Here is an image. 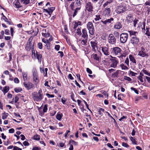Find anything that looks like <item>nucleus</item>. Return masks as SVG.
Here are the masks:
<instances>
[{
	"label": "nucleus",
	"instance_id": "f257e3e1",
	"mask_svg": "<svg viewBox=\"0 0 150 150\" xmlns=\"http://www.w3.org/2000/svg\"><path fill=\"white\" fill-rule=\"evenodd\" d=\"M112 54L115 55L117 56L119 58H122L125 56L122 53V50L118 47H115L111 49Z\"/></svg>",
	"mask_w": 150,
	"mask_h": 150
},
{
	"label": "nucleus",
	"instance_id": "f03ea898",
	"mask_svg": "<svg viewBox=\"0 0 150 150\" xmlns=\"http://www.w3.org/2000/svg\"><path fill=\"white\" fill-rule=\"evenodd\" d=\"M33 98L35 101L37 102L41 100L43 98V94L42 93V89H40L38 91V95L36 92H34L32 93Z\"/></svg>",
	"mask_w": 150,
	"mask_h": 150
},
{
	"label": "nucleus",
	"instance_id": "7ed1b4c3",
	"mask_svg": "<svg viewBox=\"0 0 150 150\" xmlns=\"http://www.w3.org/2000/svg\"><path fill=\"white\" fill-rule=\"evenodd\" d=\"M85 9L90 12L89 13V16H92V12L93 11V4L91 2L86 3L85 4Z\"/></svg>",
	"mask_w": 150,
	"mask_h": 150
},
{
	"label": "nucleus",
	"instance_id": "20e7f679",
	"mask_svg": "<svg viewBox=\"0 0 150 150\" xmlns=\"http://www.w3.org/2000/svg\"><path fill=\"white\" fill-rule=\"evenodd\" d=\"M126 10V7L123 4H121L117 6L115 11L118 14H120L123 13Z\"/></svg>",
	"mask_w": 150,
	"mask_h": 150
},
{
	"label": "nucleus",
	"instance_id": "39448f33",
	"mask_svg": "<svg viewBox=\"0 0 150 150\" xmlns=\"http://www.w3.org/2000/svg\"><path fill=\"white\" fill-rule=\"evenodd\" d=\"M33 79L35 84H37L39 82L38 75L37 71L35 68L33 67L32 69Z\"/></svg>",
	"mask_w": 150,
	"mask_h": 150
},
{
	"label": "nucleus",
	"instance_id": "423d86ee",
	"mask_svg": "<svg viewBox=\"0 0 150 150\" xmlns=\"http://www.w3.org/2000/svg\"><path fill=\"white\" fill-rule=\"evenodd\" d=\"M86 26L89 34L91 35H93L94 34L95 30L92 23L91 22H88Z\"/></svg>",
	"mask_w": 150,
	"mask_h": 150
},
{
	"label": "nucleus",
	"instance_id": "0eeeda50",
	"mask_svg": "<svg viewBox=\"0 0 150 150\" xmlns=\"http://www.w3.org/2000/svg\"><path fill=\"white\" fill-rule=\"evenodd\" d=\"M81 0H76L75 1L72 2L70 5L71 9L74 10V8L76 7H81Z\"/></svg>",
	"mask_w": 150,
	"mask_h": 150
},
{
	"label": "nucleus",
	"instance_id": "6e6552de",
	"mask_svg": "<svg viewBox=\"0 0 150 150\" xmlns=\"http://www.w3.org/2000/svg\"><path fill=\"white\" fill-rule=\"evenodd\" d=\"M120 41L122 43H125L127 40L128 35L126 33H122L120 35Z\"/></svg>",
	"mask_w": 150,
	"mask_h": 150
},
{
	"label": "nucleus",
	"instance_id": "1a4fd4ad",
	"mask_svg": "<svg viewBox=\"0 0 150 150\" xmlns=\"http://www.w3.org/2000/svg\"><path fill=\"white\" fill-rule=\"evenodd\" d=\"M112 58L113 59H110L111 62H110V66L111 67L114 68H115L117 67V65L118 63V61L116 60L115 58L116 57H113L111 56Z\"/></svg>",
	"mask_w": 150,
	"mask_h": 150
},
{
	"label": "nucleus",
	"instance_id": "9d476101",
	"mask_svg": "<svg viewBox=\"0 0 150 150\" xmlns=\"http://www.w3.org/2000/svg\"><path fill=\"white\" fill-rule=\"evenodd\" d=\"M108 42L112 44H115L116 42V39L114 35L112 34H110L108 38Z\"/></svg>",
	"mask_w": 150,
	"mask_h": 150
},
{
	"label": "nucleus",
	"instance_id": "9b49d317",
	"mask_svg": "<svg viewBox=\"0 0 150 150\" xmlns=\"http://www.w3.org/2000/svg\"><path fill=\"white\" fill-rule=\"evenodd\" d=\"M139 42V38L136 36H133L131 37L130 40V42L131 43L134 45H137Z\"/></svg>",
	"mask_w": 150,
	"mask_h": 150
},
{
	"label": "nucleus",
	"instance_id": "f8f14e48",
	"mask_svg": "<svg viewBox=\"0 0 150 150\" xmlns=\"http://www.w3.org/2000/svg\"><path fill=\"white\" fill-rule=\"evenodd\" d=\"M32 42V40L30 38L27 42L25 47V49L27 50L30 51V50L31 48Z\"/></svg>",
	"mask_w": 150,
	"mask_h": 150
},
{
	"label": "nucleus",
	"instance_id": "ddd939ff",
	"mask_svg": "<svg viewBox=\"0 0 150 150\" xmlns=\"http://www.w3.org/2000/svg\"><path fill=\"white\" fill-rule=\"evenodd\" d=\"M24 86L28 90H29L33 88L34 86V85L31 83L28 82V83L24 82L23 83Z\"/></svg>",
	"mask_w": 150,
	"mask_h": 150
},
{
	"label": "nucleus",
	"instance_id": "4468645a",
	"mask_svg": "<svg viewBox=\"0 0 150 150\" xmlns=\"http://www.w3.org/2000/svg\"><path fill=\"white\" fill-rule=\"evenodd\" d=\"M91 46L92 48V50L93 51L95 52L96 50L95 47H97V41H92L90 42Z\"/></svg>",
	"mask_w": 150,
	"mask_h": 150
},
{
	"label": "nucleus",
	"instance_id": "2eb2a0df",
	"mask_svg": "<svg viewBox=\"0 0 150 150\" xmlns=\"http://www.w3.org/2000/svg\"><path fill=\"white\" fill-rule=\"evenodd\" d=\"M101 48L102 52L105 55L108 56L109 55L108 47H101Z\"/></svg>",
	"mask_w": 150,
	"mask_h": 150
},
{
	"label": "nucleus",
	"instance_id": "dca6fc26",
	"mask_svg": "<svg viewBox=\"0 0 150 150\" xmlns=\"http://www.w3.org/2000/svg\"><path fill=\"white\" fill-rule=\"evenodd\" d=\"M114 19L111 18L110 19H107L105 21H101L104 25H108L111 23V21H113Z\"/></svg>",
	"mask_w": 150,
	"mask_h": 150
},
{
	"label": "nucleus",
	"instance_id": "f3484780",
	"mask_svg": "<svg viewBox=\"0 0 150 150\" xmlns=\"http://www.w3.org/2000/svg\"><path fill=\"white\" fill-rule=\"evenodd\" d=\"M82 34L81 37L83 38H88V35L87 30L85 29L82 30Z\"/></svg>",
	"mask_w": 150,
	"mask_h": 150
},
{
	"label": "nucleus",
	"instance_id": "a211bd4d",
	"mask_svg": "<svg viewBox=\"0 0 150 150\" xmlns=\"http://www.w3.org/2000/svg\"><path fill=\"white\" fill-rule=\"evenodd\" d=\"M122 25L121 23L117 22L114 25V28L115 29H119L122 28Z\"/></svg>",
	"mask_w": 150,
	"mask_h": 150
},
{
	"label": "nucleus",
	"instance_id": "6ab92c4d",
	"mask_svg": "<svg viewBox=\"0 0 150 150\" xmlns=\"http://www.w3.org/2000/svg\"><path fill=\"white\" fill-rule=\"evenodd\" d=\"M36 56L37 59H38V62L40 63H41L42 58V54L36 51Z\"/></svg>",
	"mask_w": 150,
	"mask_h": 150
},
{
	"label": "nucleus",
	"instance_id": "aec40b11",
	"mask_svg": "<svg viewBox=\"0 0 150 150\" xmlns=\"http://www.w3.org/2000/svg\"><path fill=\"white\" fill-rule=\"evenodd\" d=\"M112 2L107 1L105 2L103 5L104 8L106 7H111V3Z\"/></svg>",
	"mask_w": 150,
	"mask_h": 150
},
{
	"label": "nucleus",
	"instance_id": "412c9836",
	"mask_svg": "<svg viewBox=\"0 0 150 150\" xmlns=\"http://www.w3.org/2000/svg\"><path fill=\"white\" fill-rule=\"evenodd\" d=\"M84 39L81 40V44L83 46L87 45V43L88 38H83Z\"/></svg>",
	"mask_w": 150,
	"mask_h": 150
},
{
	"label": "nucleus",
	"instance_id": "4be33fe9",
	"mask_svg": "<svg viewBox=\"0 0 150 150\" xmlns=\"http://www.w3.org/2000/svg\"><path fill=\"white\" fill-rule=\"evenodd\" d=\"M82 25V24L81 23V22L79 21L75 22L74 24V29H76V28L79 25Z\"/></svg>",
	"mask_w": 150,
	"mask_h": 150
},
{
	"label": "nucleus",
	"instance_id": "5701e85b",
	"mask_svg": "<svg viewBox=\"0 0 150 150\" xmlns=\"http://www.w3.org/2000/svg\"><path fill=\"white\" fill-rule=\"evenodd\" d=\"M129 58L130 61L132 62L133 63L136 64V60L135 59L134 57L132 56V55L130 54L129 55Z\"/></svg>",
	"mask_w": 150,
	"mask_h": 150
},
{
	"label": "nucleus",
	"instance_id": "b1692460",
	"mask_svg": "<svg viewBox=\"0 0 150 150\" xmlns=\"http://www.w3.org/2000/svg\"><path fill=\"white\" fill-rule=\"evenodd\" d=\"M139 55L140 56L144 57L145 56H147L148 54H146L145 52L143 51H140L139 52Z\"/></svg>",
	"mask_w": 150,
	"mask_h": 150
},
{
	"label": "nucleus",
	"instance_id": "393cba45",
	"mask_svg": "<svg viewBox=\"0 0 150 150\" xmlns=\"http://www.w3.org/2000/svg\"><path fill=\"white\" fill-rule=\"evenodd\" d=\"M104 8H105L104 11L106 13V14L108 15L110 14L111 7H106Z\"/></svg>",
	"mask_w": 150,
	"mask_h": 150
},
{
	"label": "nucleus",
	"instance_id": "a878e982",
	"mask_svg": "<svg viewBox=\"0 0 150 150\" xmlns=\"http://www.w3.org/2000/svg\"><path fill=\"white\" fill-rule=\"evenodd\" d=\"M81 9V7H77L74 10V14L73 15V17L74 18L77 14V13L78 12V11L79 10Z\"/></svg>",
	"mask_w": 150,
	"mask_h": 150
},
{
	"label": "nucleus",
	"instance_id": "bb28decb",
	"mask_svg": "<svg viewBox=\"0 0 150 150\" xmlns=\"http://www.w3.org/2000/svg\"><path fill=\"white\" fill-rule=\"evenodd\" d=\"M121 71L120 70H117L116 72L112 74V76L113 77H117L118 76V74Z\"/></svg>",
	"mask_w": 150,
	"mask_h": 150
},
{
	"label": "nucleus",
	"instance_id": "cd10ccee",
	"mask_svg": "<svg viewBox=\"0 0 150 150\" xmlns=\"http://www.w3.org/2000/svg\"><path fill=\"white\" fill-rule=\"evenodd\" d=\"M127 18L129 23H131L132 22L133 19V17L132 15L130 14Z\"/></svg>",
	"mask_w": 150,
	"mask_h": 150
},
{
	"label": "nucleus",
	"instance_id": "c85d7f7f",
	"mask_svg": "<svg viewBox=\"0 0 150 150\" xmlns=\"http://www.w3.org/2000/svg\"><path fill=\"white\" fill-rule=\"evenodd\" d=\"M1 19L4 20L5 22L7 23L9 25H11L12 24V22L11 20H8L6 17L4 18L3 17H1Z\"/></svg>",
	"mask_w": 150,
	"mask_h": 150
},
{
	"label": "nucleus",
	"instance_id": "c756f323",
	"mask_svg": "<svg viewBox=\"0 0 150 150\" xmlns=\"http://www.w3.org/2000/svg\"><path fill=\"white\" fill-rule=\"evenodd\" d=\"M15 5L16 6V7L18 8H21V6L20 5L19 0H15Z\"/></svg>",
	"mask_w": 150,
	"mask_h": 150
},
{
	"label": "nucleus",
	"instance_id": "7c9ffc66",
	"mask_svg": "<svg viewBox=\"0 0 150 150\" xmlns=\"http://www.w3.org/2000/svg\"><path fill=\"white\" fill-rule=\"evenodd\" d=\"M128 32L129 33L130 36L134 35V36H135L136 34H137L138 33L137 32H135L133 30L129 31Z\"/></svg>",
	"mask_w": 150,
	"mask_h": 150
},
{
	"label": "nucleus",
	"instance_id": "2f4dec72",
	"mask_svg": "<svg viewBox=\"0 0 150 150\" xmlns=\"http://www.w3.org/2000/svg\"><path fill=\"white\" fill-rule=\"evenodd\" d=\"M120 67L121 68L122 70H126L128 69V68L123 64H121Z\"/></svg>",
	"mask_w": 150,
	"mask_h": 150
},
{
	"label": "nucleus",
	"instance_id": "473e14b6",
	"mask_svg": "<svg viewBox=\"0 0 150 150\" xmlns=\"http://www.w3.org/2000/svg\"><path fill=\"white\" fill-rule=\"evenodd\" d=\"M81 27H78L76 31V33L77 34V35L80 36H81L82 34L81 30Z\"/></svg>",
	"mask_w": 150,
	"mask_h": 150
},
{
	"label": "nucleus",
	"instance_id": "72a5a7b5",
	"mask_svg": "<svg viewBox=\"0 0 150 150\" xmlns=\"http://www.w3.org/2000/svg\"><path fill=\"white\" fill-rule=\"evenodd\" d=\"M92 57L94 59L98 61L99 59V57L97 54H93L92 55Z\"/></svg>",
	"mask_w": 150,
	"mask_h": 150
},
{
	"label": "nucleus",
	"instance_id": "f704fd0d",
	"mask_svg": "<svg viewBox=\"0 0 150 150\" xmlns=\"http://www.w3.org/2000/svg\"><path fill=\"white\" fill-rule=\"evenodd\" d=\"M62 114H60L59 113H58L56 115V118L59 120H61V119L62 117Z\"/></svg>",
	"mask_w": 150,
	"mask_h": 150
},
{
	"label": "nucleus",
	"instance_id": "c9c22d12",
	"mask_svg": "<svg viewBox=\"0 0 150 150\" xmlns=\"http://www.w3.org/2000/svg\"><path fill=\"white\" fill-rule=\"evenodd\" d=\"M104 109L101 108H99V109L98 110V112L99 114L100 115H103V114L102 112H104Z\"/></svg>",
	"mask_w": 150,
	"mask_h": 150
},
{
	"label": "nucleus",
	"instance_id": "e433bc0d",
	"mask_svg": "<svg viewBox=\"0 0 150 150\" xmlns=\"http://www.w3.org/2000/svg\"><path fill=\"white\" fill-rule=\"evenodd\" d=\"M8 113H6L5 112H4L2 113V119L3 120L6 119L8 116Z\"/></svg>",
	"mask_w": 150,
	"mask_h": 150
},
{
	"label": "nucleus",
	"instance_id": "4c0bfd02",
	"mask_svg": "<svg viewBox=\"0 0 150 150\" xmlns=\"http://www.w3.org/2000/svg\"><path fill=\"white\" fill-rule=\"evenodd\" d=\"M55 9V7H51L50 8H48V13L50 14V13H52L53 11Z\"/></svg>",
	"mask_w": 150,
	"mask_h": 150
},
{
	"label": "nucleus",
	"instance_id": "58836bf2",
	"mask_svg": "<svg viewBox=\"0 0 150 150\" xmlns=\"http://www.w3.org/2000/svg\"><path fill=\"white\" fill-rule=\"evenodd\" d=\"M30 0H21V3L25 5L29 3Z\"/></svg>",
	"mask_w": 150,
	"mask_h": 150
},
{
	"label": "nucleus",
	"instance_id": "ea45409f",
	"mask_svg": "<svg viewBox=\"0 0 150 150\" xmlns=\"http://www.w3.org/2000/svg\"><path fill=\"white\" fill-rule=\"evenodd\" d=\"M22 89L20 87L15 88L14 90L16 92L18 93L22 91Z\"/></svg>",
	"mask_w": 150,
	"mask_h": 150
},
{
	"label": "nucleus",
	"instance_id": "a19ab883",
	"mask_svg": "<svg viewBox=\"0 0 150 150\" xmlns=\"http://www.w3.org/2000/svg\"><path fill=\"white\" fill-rule=\"evenodd\" d=\"M9 90V87L8 86H5L4 89L3 91L4 92V94L7 93Z\"/></svg>",
	"mask_w": 150,
	"mask_h": 150
},
{
	"label": "nucleus",
	"instance_id": "79ce46f5",
	"mask_svg": "<svg viewBox=\"0 0 150 150\" xmlns=\"http://www.w3.org/2000/svg\"><path fill=\"white\" fill-rule=\"evenodd\" d=\"M130 140L132 142V144H134L137 145V142L136 141H135V139L131 137H130Z\"/></svg>",
	"mask_w": 150,
	"mask_h": 150
},
{
	"label": "nucleus",
	"instance_id": "37998d69",
	"mask_svg": "<svg viewBox=\"0 0 150 150\" xmlns=\"http://www.w3.org/2000/svg\"><path fill=\"white\" fill-rule=\"evenodd\" d=\"M33 138L34 140H39L40 139V136L38 134H36L34 136Z\"/></svg>",
	"mask_w": 150,
	"mask_h": 150
},
{
	"label": "nucleus",
	"instance_id": "c03bdc74",
	"mask_svg": "<svg viewBox=\"0 0 150 150\" xmlns=\"http://www.w3.org/2000/svg\"><path fill=\"white\" fill-rule=\"evenodd\" d=\"M71 143H72V144H74L76 146L77 145V144H78L77 142H76L75 141H74V140H72V139H71L70 140L69 142V144H70Z\"/></svg>",
	"mask_w": 150,
	"mask_h": 150
},
{
	"label": "nucleus",
	"instance_id": "a18cd8bd",
	"mask_svg": "<svg viewBox=\"0 0 150 150\" xmlns=\"http://www.w3.org/2000/svg\"><path fill=\"white\" fill-rule=\"evenodd\" d=\"M23 77L24 81H26L27 79V73H23Z\"/></svg>",
	"mask_w": 150,
	"mask_h": 150
},
{
	"label": "nucleus",
	"instance_id": "49530a36",
	"mask_svg": "<svg viewBox=\"0 0 150 150\" xmlns=\"http://www.w3.org/2000/svg\"><path fill=\"white\" fill-rule=\"evenodd\" d=\"M149 28H146V33H145V35H146L148 36H150V33L149 31Z\"/></svg>",
	"mask_w": 150,
	"mask_h": 150
},
{
	"label": "nucleus",
	"instance_id": "de8ad7c7",
	"mask_svg": "<svg viewBox=\"0 0 150 150\" xmlns=\"http://www.w3.org/2000/svg\"><path fill=\"white\" fill-rule=\"evenodd\" d=\"M96 17L95 18L94 20L95 21H97L100 20L101 19L100 15H96Z\"/></svg>",
	"mask_w": 150,
	"mask_h": 150
},
{
	"label": "nucleus",
	"instance_id": "09e8293b",
	"mask_svg": "<svg viewBox=\"0 0 150 150\" xmlns=\"http://www.w3.org/2000/svg\"><path fill=\"white\" fill-rule=\"evenodd\" d=\"M38 47L39 49H42V43H38Z\"/></svg>",
	"mask_w": 150,
	"mask_h": 150
},
{
	"label": "nucleus",
	"instance_id": "8fccbe9b",
	"mask_svg": "<svg viewBox=\"0 0 150 150\" xmlns=\"http://www.w3.org/2000/svg\"><path fill=\"white\" fill-rule=\"evenodd\" d=\"M32 55L33 54V55L35 57V55H36V52L35 53L34 51V47H33V45L32 46Z\"/></svg>",
	"mask_w": 150,
	"mask_h": 150
},
{
	"label": "nucleus",
	"instance_id": "3c124183",
	"mask_svg": "<svg viewBox=\"0 0 150 150\" xmlns=\"http://www.w3.org/2000/svg\"><path fill=\"white\" fill-rule=\"evenodd\" d=\"M124 79L129 81H131L132 80V79L129 77L126 76H124Z\"/></svg>",
	"mask_w": 150,
	"mask_h": 150
},
{
	"label": "nucleus",
	"instance_id": "603ef678",
	"mask_svg": "<svg viewBox=\"0 0 150 150\" xmlns=\"http://www.w3.org/2000/svg\"><path fill=\"white\" fill-rule=\"evenodd\" d=\"M142 71L145 74L150 76V73L144 69Z\"/></svg>",
	"mask_w": 150,
	"mask_h": 150
},
{
	"label": "nucleus",
	"instance_id": "864d4df0",
	"mask_svg": "<svg viewBox=\"0 0 150 150\" xmlns=\"http://www.w3.org/2000/svg\"><path fill=\"white\" fill-rule=\"evenodd\" d=\"M47 110V105H45L44 107L43 111L44 112H46Z\"/></svg>",
	"mask_w": 150,
	"mask_h": 150
},
{
	"label": "nucleus",
	"instance_id": "5fc2aeb1",
	"mask_svg": "<svg viewBox=\"0 0 150 150\" xmlns=\"http://www.w3.org/2000/svg\"><path fill=\"white\" fill-rule=\"evenodd\" d=\"M129 74L131 75L132 76H135L137 74L136 73H135L132 71H130L129 72Z\"/></svg>",
	"mask_w": 150,
	"mask_h": 150
},
{
	"label": "nucleus",
	"instance_id": "6e6d98bb",
	"mask_svg": "<svg viewBox=\"0 0 150 150\" xmlns=\"http://www.w3.org/2000/svg\"><path fill=\"white\" fill-rule=\"evenodd\" d=\"M9 56V59L8 60V62H9L12 59L11 54V53H9L8 54Z\"/></svg>",
	"mask_w": 150,
	"mask_h": 150
},
{
	"label": "nucleus",
	"instance_id": "4d7b16f0",
	"mask_svg": "<svg viewBox=\"0 0 150 150\" xmlns=\"http://www.w3.org/2000/svg\"><path fill=\"white\" fill-rule=\"evenodd\" d=\"M125 63L128 66H129V60L128 57L126 59Z\"/></svg>",
	"mask_w": 150,
	"mask_h": 150
},
{
	"label": "nucleus",
	"instance_id": "13d9d810",
	"mask_svg": "<svg viewBox=\"0 0 150 150\" xmlns=\"http://www.w3.org/2000/svg\"><path fill=\"white\" fill-rule=\"evenodd\" d=\"M139 20L135 19L133 21V25L134 27H136V25L138 22Z\"/></svg>",
	"mask_w": 150,
	"mask_h": 150
},
{
	"label": "nucleus",
	"instance_id": "bf43d9fd",
	"mask_svg": "<svg viewBox=\"0 0 150 150\" xmlns=\"http://www.w3.org/2000/svg\"><path fill=\"white\" fill-rule=\"evenodd\" d=\"M50 42H49L46 44L45 46H46L47 48V49H50Z\"/></svg>",
	"mask_w": 150,
	"mask_h": 150
},
{
	"label": "nucleus",
	"instance_id": "052dcab7",
	"mask_svg": "<svg viewBox=\"0 0 150 150\" xmlns=\"http://www.w3.org/2000/svg\"><path fill=\"white\" fill-rule=\"evenodd\" d=\"M122 145L123 146L125 147H127L129 146L127 143L124 142H122Z\"/></svg>",
	"mask_w": 150,
	"mask_h": 150
},
{
	"label": "nucleus",
	"instance_id": "680f3d73",
	"mask_svg": "<svg viewBox=\"0 0 150 150\" xmlns=\"http://www.w3.org/2000/svg\"><path fill=\"white\" fill-rule=\"evenodd\" d=\"M46 96L48 97V98H53L54 97V95L50 94L49 93H47Z\"/></svg>",
	"mask_w": 150,
	"mask_h": 150
},
{
	"label": "nucleus",
	"instance_id": "e2e57ef3",
	"mask_svg": "<svg viewBox=\"0 0 150 150\" xmlns=\"http://www.w3.org/2000/svg\"><path fill=\"white\" fill-rule=\"evenodd\" d=\"M14 81L16 83H18L19 82V81L18 79L17 78H15L14 79Z\"/></svg>",
	"mask_w": 150,
	"mask_h": 150
},
{
	"label": "nucleus",
	"instance_id": "0e129e2a",
	"mask_svg": "<svg viewBox=\"0 0 150 150\" xmlns=\"http://www.w3.org/2000/svg\"><path fill=\"white\" fill-rule=\"evenodd\" d=\"M23 144L25 146H28L29 145V143L27 141H25L23 143Z\"/></svg>",
	"mask_w": 150,
	"mask_h": 150
},
{
	"label": "nucleus",
	"instance_id": "69168bd1",
	"mask_svg": "<svg viewBox=\"0 0 150 150\" xmlns=\"http://www.w3.org/2000/svg\"><path fill=\"white\" fill-rule=\"evenodd\" d=\"M40 71L41 73H43V74H45V69L44 70V68L43 67H40Z\"/></svg>",
	"mask_w": 150,
	"mask_h": 150
},
{
	"label": "nucleus",
	"instance_id": "338daca9",
	"mask_svg": "<svg viewBox=\"0 0 150 150\" xmlns=\"http://www.w3.org/2000/svg\"><path fill=\"white\" fill-rule=\"evenodd\" d=\"M42 41L45 44H46L49 42V41L47 40L45 38L42 39Z\"/></svg>",
	"mask_w": 150,
	"mask_h": 150
},
{
	"label": "nucleus",
	"instance_id": "774afa93",
	"mask_svg": "<svg viewBox=\"0 0 150 150\" xmlns=\"http://www.w3.org/2000/svg\"><path fill=\"white\" fill-rule=\"evenodd\" d=\"M86 71H87V72L88 73H89V74H92V71L89 68H87V69H86Z\"/></svg>",
	"mask_w": 150,
	"mask_h": 150
}]
</instances>
